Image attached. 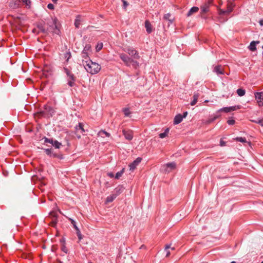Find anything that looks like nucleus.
Returning <instances> with one entry per match:
<instances>
[{"mask_svg":"<svg viewBox=\"0 0 263 263\" xmlns=\"http://www.w3.org/2000/svg\"><path fill=\"white\" fill-rule=\"evenodd\" d=\"M83 65L86 70L91 74H96L101 69V66L98 63L93 62L90 59L88 61L83 60Z\"/></svg>","mask_w":263,"mask_h":263,"instance_id":"nucleus-1","label":"nucleus"},{"mask_svg":"<svg viewBox=\"0 0 263 263\" xmlns=\"http://www.w3.org/2000/svg\"><path fill=\"white\" fill-rule=\"evenodd\" d=\"M58 19L56 17L54 18H51V19L49 20L47 23L46 25L48 26L47 30H48V32H52L53 33L59 34L60 33V29L58 28L57 23H58Z\"/></svg>","mask_w":263,"mask_h":263,"instance_id":"nucleus-2","label":"nucleus"},{"mask_svg":"<svg viewBox=\"0 0 263 263\" xmlns=\"http://www.w3.org/2000/svg\"><path fill=\"white\" fill-rule=\"evenodd\" d=\"M64 72L66 74L67 84L70 87H73L75 85L76 77L72 73V72L66 67H64Z\"/></svg>","mask_w":263,"mask_h":263,"instance_id":"nucleus-3","label":"nucleus"},{"mask_svg":"<svg viewBox=\"0 0 263 263\" xmlns=\"http://www.w3.org/2000/svg\"><path fill=\"white\" fill-rule=\"evenodd\" d=\"M54 113V110L53 108L48 105H44V110L37 112L39 116L41 117H45L48 115L51 116Z\"/></svg>","mask_w":263,"mask_h":263,"instance_id":"nucleus-4","label":"nucleus"},{"mask_svg":"<svg viewBox=\"0 0 263 263\" xmlns=\"http://www.w3.org/2000/svg\"><path fill=\"white\" fill-rule=\"evenodd\" d=\"M124 51L127 52L129 55L132 56L135 59H139L140 57L137 50L132 47H128L124 49Z\"/></svg>","mask_w":263,"mask_h":263,"instance_id":"nucleus-5","label":"nucleus"},{"mask_svg":"<svg viewBox=\"0 0 263 263\" xmlns=\"http://www.w3.org/2000/svg\"><path fill=\"white\" fill-rule=\"evenodd\" d=\"M119 57L127 66H130L133 62V59L125 53H120Z\"/></svg>","mask_w":263,"mask_h":263,"instance_id":"nucleus-6","label":"nucleus"},{"mask_svg":"<svg viewBox=\"0 0 263 263\" xmlns=\"http://www.w3.org/2000/svg\"><path fill=\"white\" fill-rule=\"evenodd\" d=\"M142 158L140 157L137 158L132 163L129 165V170L131 171H134L138 164L141 162Z\"/></svg>","mask_w":263,"mask_h":263,"instance_id":"nucleus-7","label":"nucleus"},{"mask_svg":"<svg viewBox=\"0 0 263 263\" xmlns=\"http://www.w3.org/2000/svg\"><path fill=\"white\" fill-rule=\"evenodd\" d=\"M255 98L257 100L258 104L259 106L263 105V92H257L255 93Z\"/></svg>","mask_w":263,"mask_h":263,"instance_id":"nucleus-8","label":"nucleus"},{"mask_svg":"<svg viewBox=\"0 0 263 263\" xmlns=\"http://www.w3.org/2000/svg\"><path fill=\"white\" fill-rule=\"evenodd\" d=\"M176 167V163L175 162H170L166 164L163 166L164 171L165 173H169Z\"/></svg>","mask_w":263,"mask_h":263,"instance_id":"nucleus-9","label":"nucleus"},{"mask_svg":"<svg viewBox=\"0 0 263 263\" xmlns=\"http://www.w3.org/2000/svg\"><path fill=\"white\" fill-rule=\"evenodd\" d=\"M125 188L123 185H119L116 187L112 193L116 197L120 195L124 190Z\"/></svg>","mask_w":263,"mask_h":263,"instance_id":"nucleus-10","label":"nucleus"},{"mask_svg":"<svg viewBox=\"0 0 263 263\" xmlns=\"http://www.w3.org/2000/svg\"><path fill=\"white\" fill-rule=\"evenodd\" d=\"M122 133L123 135L124 136L126 139L130 141L133 138V133L132 130H125L123 129L122 130Z\"/></svg>","mask_w":263,"mask_h":263,"instance_id":"nucleus-11","label":"nucleus"},{"mask_svg":"<svg viewBox=\"0 0 263 263\" xmlns=\"http://www.w3.org/2000/svg\"><path fill=\"white\" fill-rule=\"evenodd\" d=\"M163 18L168 21V25L170 26L172 24L174 21V17L170 13H167L164 14Z\"/></svg>","mask_w":263,"mask_h":263,"instance_id":"nucleus-12","label":"nucleus"},{"mask_svg":"<svg viewBox=\"0 0 263 263\" xmlns=\"http://www.w3.org/2000/svg\"><path fill=\"white\" fill-rule=\"evenodd\" d=\"M37 28L39 29V31L37 32V33H39V32H42L45 34L48 33V30H47V29L45 28L43 24H38L37 25Z\"/></svg>","mask_w":263,"mask_h":263,"instance_id":"nucleus-13","label":"nucleus"},{"mask_svg":"<svg viewBox=\"0 0 263 263\" xmlns=\"http://www.w3.org/2000/svg\"><path fill=\"white\" fill-rule=\"evenodd\" d=\"M213 72L217 74H223L224 71L221 65L216 66L213 69Z\"/></svg>","mask_w":263,"mask_h":263,"instance_id":"nucleus-14","label":"nucleus"},{"mask_svg":"<svg viewBox=\"0 0 263 263\" xmlns=\"http://www.w3.org/2000/svg\"><path fill=\"white\" fill-rule=\"evenodd\" d=\"M259 43V41H252L248 47L249 50L251 51H255L256 50V46L257 44H258Z\"/></svg>","mask_w":263,"mask_h":263,"instance_id":"nucleus-15","label":"nucleus"},{"mask_svg":"<svg viewBox=\"0 0 263 263\" xmlns=\"http://www.w3.org/2000/svg\"><path fill=\"white\" fill-rule=\"evenodd\" d=\"M199 96H200L199 93H198V92L194 93V94L193 95V100L190 103L191 105L194 106L196 104Z\"/></svg>","mask_w":263,"mask_h":263,"instance_id":"nucleus-16","label":"nucleus"},{"mask_svg":"<svg viewBox=\"0 0 263 263\" xmlns=\"http://www.w3.org/2000/svg\"><path fill=\"white\" fill-rule=\"evenodd\" d=\"M145 27L146 28V32L148 33H151L152 32V26L148 21H146L145 22Z\"/></svg>","mask_w":263,"mask_h":263,"instance_id":"nucleus-17","label":"nucleus"},{"mask_svg":"<svg viewBox=\"0 0 263 263\" xmlns=\"http://www.w3.org/2000/svg\"><path fill=\"white\" fill-rule=\"evenodd\" d=\"M183 119L182 117V115L181 114H178L176 115L174 119V124H178L180 123L182 121Z\"/></svg>","mask_w":263,"mask_h":263,"instance_id":"nucleus-18","label":"nucleus"},{"mask_svg":"<svg viewBox=\"0 0 263 263\" xmlns=\"http://www.w3.org/2000/svg\"><path fill=\"white\" fill-rule=\"evenodd\" d=\"M199 10V8L197 7H193L188 11L186 15L187 16H191L193 13L197 12Z\"/></svg>","mask_w":263,"mask_h":263,"instance_id":"nucleus-19","label":"nucleus"},{"mask_svg":"<svg viewBox=\"0 0 263 263\" xmlns=\"http://www.w3.org/2000/svg\"><path fill=\"white\" fill-rule=\"evenodd\" d=\"M117 197L112 193L109 196H107L106 199V203H110L112 202Z\"/></svg>","mask_w":263,"mask_h":263,"instance_id":"nucleus-20","label":"nucleus"},{"mask_svg":"<svg viewBox=\"0 0 263 263\" xmlns=\"http://www.w3.org/2000/svg\"><path fill=\"white\" fill-rule=\"evenodd\" d=\"M168 132H169V128H167L166 129H165L164 132H163L162 133H160L159 134V137L161 139H163V138L166 137L167 136Z\"/></svg>","mask_w":263,"mask_h":263,"instance_id":"nucleus-21","label":"nucleus"},{"mask_svg":"<svg viewBox=\"0 0 263 263\" xmlns=\"http://www.w3.org/2000/svg\"><path fill=\"white\" fill-rule=\"evenodd\" d=\"M83 123H79L78 125H76V129L77 130H81V133H83V132H84V128H83Z\"/></svg>","mask_w":263,"mask_h":263,"instance_id":"nucleus-22","label":"nucleus"},{"mask_svg":"<svg viewBox=\"0 0 263 263\" xmlns=\"http://www.w3.org/2000/svg\"><path fill=\"white\" fill-rule=\"evenodd\" d=\"M81 24L80 17L78 16L75 20L74 25L75 27L77 28H79L80 25Z\"/></svg>","mask_w":263,"mask_h":263,"instance_id":"nucleus-23","label":"nucleus"},{"mask_svg":"<svg viewBox=\"0 0 263 263\" xmlns=\"http://www.w3.org/2000/svg\"><path fill=\"white\" fill-rule=\"evenodd\" d=\"M246 91L245 89L242 88H239L237 90V93L240 97L243 96L245 95Z\"/></svg>","mask_w":263,"mask_h":263,"instance_id":"nucleus-24","label":"nucleus"},{"mask_svg":"<svg viewBox=\"0 0 263 263\" xmlns=\"http://www.w3.org/2000/svg\"><path fill=\"white\" fill-rule=\"evenodd\" d=\"M124 170L125 168H122V170L119 172H118L116 174V176H115V178L117 179H119L121 176L122 175H123V174L124 173Z\"/></svg>","mask_w":263,"mask_h":263,"instance_id":"nucleus-25","label":"nucleus"},{"mask_svg":"<svg viewBox=\"0 0 263 263\" xmlns=\"http://www.w3.org/2000/svg\"><path fill=\"white\" fill-rule=\"evenodd\" d=\"M52 157H54V158H57L60 160L63 159V158H64L63 155L62 154H58L56 153H52Z\"/></svg>","mask_w":263,"mask_h":263,"instance_id":"nucleus-26","label":"nucleus"},{"mask_svg":"<svg viewBox=\"0 0 263 263\" xmlns=\"http://www.w3.org/2000/svg\"><path fill=\"white\" fill-rule=\"evenodd\" d=\"M44 149L45 151V152L48 156H49L50 157H52V153H53V152L52 151V148H45Z\"/></svg>","mask_w":263,"mask_h":263,"instance_id":"nucleus-27","label":"nucleus"},{"mask_svg":"<svg viewBox=\"0 0 263 263\" xmlns=\"http://www.w3.org/2000/svg\"><path fill=\"white\" fill-rule=\"evenodd\" d=\"M43 139H44V144L50 143L52 145V143H53L54 141V140L53 139H49L45 137Z\"/></svg>","mask_w":263,"mask_h":263,"instance_id":"nucleus-28","label":"nucleus"},{"mask_svg":"<svg viewBox=\"0 0 263 263\" xmlns=\"http://www.w3.org/2000/svg\"><path fill=\"white\" fill-rule=\"evenodd\" d=\"M52 145L55 148H60V146L62 145L61 143L58 142L57 140H54L53 143H52Z\"/></svg>","mask_w":263,"mask_h":263,"instance_id":"nucleus-29","label":"nucleus"},{"mask_svg":"<svg viewBox=\"0 0 263 263\" xmlns=\"http://www.w3.org/2000/svg\"><path fill=\"white\" fill-rule=\"evenodd\" d=\"M251 122L259 124L261 126L263 127V119L258 120H251Z\"/></svg>","mask_w":263,"mask_h":263,"instance_id":"nucleus-30","label":"nucleus"},{"mask_svg":"<svg viewBox=\"0 0 263 263\" xmlns=\"http://www.w3.org/2000/svg\"><path fill=\"white\" fill-rule=\"evenodd\" d=\"M201 10L202 13H206L209 11V6L206 4L201 7Z\"/></svg>","mask_w":263,"mask_h":263,"instance_id":"nucleus-31","label":"nucleus"},{"mask_svg":"<svg viewBox=\"0 0 263 263\" xmlns=\"http://www.w3.org/2000/svg\"><path fill=\"white\" fill-rule=\"evenodd\" d=\"M123 112L125 116L129 117L131 114L128 108H124L123 109Z\"/></svg>","mask_w":263,"mask_h":263,"instance_id":"nucleus-32","label":"nucleus"},{"mask_svg":"<svg viewBox=\"0 0 263 263\" xmlns=\"http://www.w3.org/2000/svg\"><path fill=\"white\" fill-rule=\"evenodd\" d=\"M240 108H241L240 105H235V106H230L229 107L230 111V112L236 110L237 109H239Z\"/></svg>","mask_w":263,"mask_h":263,"instance_id":"nucleus-33","label":"nucleus"},{"mask_svg":"<svg viewBox=\"0 0 263 263\" xmlns=\"http://www.w3.org/2000/svg\"><path fill=\"white\" fill-rule=\"evenodd\" d=\"M219 112H223L226 113L230 112L229 107H224L218 109Z\"/></svg>","mask_w":263,"mask_h":263,"instance_id":"nucleus-34","label":"nucleus"},{"mask_svg":"<svg viewBox=\"0 0 263 263\" xmlns=\"http://www.w3.org/2000/svg\"><path fill=\"white\" fill-rule=\"evenodd\" d=\"M82 57L84 59L83 60L84 61H88L89 59H88V52L82 51Z\"/></svg>","mask_w":263,"mask_h":263,"instance_id":"nucleus-35","label":"nucleus"},{"mask_svg":"<svg viewBox=\"0 0 263 263\" xmlns=\"http://www.w3.org/2000/svg\"><path fill=\"white\" fill-rule=\"evenodd\" d=\"M22 3L28 7V8H30L31 3L30 0H22Z\"/></svg>","mask_w":263,"mask_h":263,"instance_id":"nucleus-36","label":"nucleus"},{"mask_svg":"<svg viewBox=\"0 0 263 263\" xmlns=\"http://www.w3.org/2000/svg\"><path fill=\"white\" fill-rule=\"evenodd\" d=\"M68 220L69 221H70L71 223L72 224V225L74 229H76L77 228H78L77 224H76V222L73 219H72L71 218H68Z\"/></svg>","mask_w":263,"mask_h":263,"instance_id":"nucleus-37","label":"nucleus"},{"mask_svg":"<svg viewBox=\"0 0 263 263\" xmlns=\"http://www.w3.org/2000/svg\"><path fill=\"white\" fill-rule=\"evenodd\" d=\"M236 140L237 141H239L242 143L246 142L247 140L244 137H237L236 138Z\"/></svg>","mask_w":263,"mask_h":263,"instance_id":"nucleus-38","label":"nucleus"},{"mask_svg":"<svg viewBox=\"0 0 263 263\" xmlns=\"http://www.w3.org/2000/svg\"><path fill=\"white\" fill-rule=\"evenodd\" d=\"M216 119H217V118H216V117L214 116V114H213L212 116H211L210 117V118L209 119V120H208V123H212V122H213L214 121H215Z\"/></svg>","mask_w":263,"mask_h":263,"instance_id":"nucleus-39","label":"nucleus"},{"mask_svg":"<svg viewBox=\"0 0 263 263\" xmlns=\"http://www.w3.org/2000/svg\"><path fill=\"white\" fill-rule=\"evenodd\" d=\"M91 46L89 44H86L84 48V49L82 51H85L88 52L89 50H90Z\"/></svg>","mask_w":263,"mask_h":263,"instance_id":"nucleus-40","label":"nucleus"},{"mask_svg":"<svg viewBox=\"0 0 263 263\" xmlns=\"http://www.w3.org/2000/svg\"><path fill=\"white\" fill-rule=\"evenodd\" d=\"M102 48H103V43H99V44H98V45L96 46V50L97 51H99L101 49H102Z\"/></svg>","mask_w":263,"mask_h":263,"instance_id":"nucleus-41","label":"nucleus"},{"mask_svg":"<svg viewBox=\"0 0 263 263\" xmlns=\"http://www.w3.org/2000/svg\"><path fill=\"white\" fill-rule=\"evenodd\" d=\"M235 121L233 119H229L228 121H227V123L229 125H233L235 124Z\"/></svg>","mask_w":263,"mask_h":263,"instance_id":"nucleus-42","label":"nucleus"},{"mask_svg":"<svg viewBox=\"0 0 263 263\" xmlns=\"http://www.w3.org/2000/svg\"><path fill=\"white\" fill-rule=\"evenodd\" d=\"M102 134H104L106 137H109L110 136L109 133L105 132V130H101L99 132V134L101 135Z\"/></svg>","mask_w":263,"mask_h":263,"instance_id":"nucleus-43","label":"nucleus"},{"mask_svg":"<svg viewBox=\"0 0 263 263\" xmlns=\"http://www.w3.org/2000/svg\"><path fill=\"white\" fill-rule=\"evenodd\" d=\"M232 11H233V7L229 5L227 7V9L226 10V12H227V14L230 13Z\"/></svg>","mask_w":263,"mask_h":263,"instance_id":"nucleus-44","label":"nucleus"},{"mask_svg":"<svg viewBox=\"0 0 263 263\" xmlns=\"http://www.w3.org/2000/svg\"><path fill=\"white\" fill-rule=\"evenodd\" d=\"M61 250L65 253H67L68 249L65 245H63L61 247Z\"/></svg>","mask_w":263,"mask_h":263,"instance_id":"nucleus-45","label":"nucleus"},{"mask_svg":"<svg viewBox=\"0 0 263 263\" xmlns=\"http://www.w3.org/2000/svg\"><path fill=\"white\" fill-rule=\"evenodd\" d=\"M131 64H132L133 66H134L135 67H137L139 66V63L137 61H135L133 59V62L131 63Z\"/></svg>","mask_w":263,"mask_h":263,"instance_id":"nucleus-46","label":"nucleus"},{"mask_svg":"<svg viewBox=\"0 0 263 263\" xmlns=\"http://www.w3.org/2000/svg\"><path fill=\"white\" fill-rule=\"evenodd\" d=\"M21 1L20 0L15 1V2L14 3V8H15L18 7Z\"/></svg>","mask_w":263,"mask_h":263,"instance_id":"nucleus-47","label":"nucleus"},{"mask_svg":"<svg viewBox=\"0 0 263 263\" xmlns=\"http://www.w3.org/2000/svg\"><path fill=\"white\" fill-rule=\"evenodd\" d=\"M221 112H219L218 110L216 112L215 114H214V116L216 117L217 119L220 118L221 117Z\"/></svg>","mask_w":263,"mask_h":263,"instance_id":"nucleus-48","label":"nucleus"},{"mask_svg":"<svg viewBox=\"0 0 263 263\" xmlns=\"http://www.w3.org/2000/svg\"><path fill=\"white\" fill-rule=\"evenodd\" d=\"M219 14L220 15H224L226 14H227V12H226V10H223L222 9H220L219 10Z\"/></svg>","mask_w":263,"mask_h":263,"instance_id":"nucleus-49","label":"nucleus"},{"mask_svg":"<svg viewBox=\"0 0 263 263\" xmlns=\"http://www.w3.org/2000/svg\"><path fill=\"white\" fill-rule=\"evenodd\" d=\"M47 8L50 10H53L54 7L52 4L50 3L48 4Z\"/></svg>","mask_w":263,"mask_h":263,"instance_id":"nucleus-50","label":"nucleus"},{"mask_svg":"<svg viewBox=\"0 0 263 263\" xmlns=\"http://www.w3.org/2000/svg\"><path fill=\"white\" fill-rule=\"evenodd\" d=\"M65 58H67L66 61H68V59H69L70 58V57H71V53H70V52H67V53L65 54Z\"/></svg>","mask_w":263,"mask_h":263,"instance_id":"nucleus-51","label":"nucleus"},{"mask_svg":"<svg viewBox=\"0 0 263 263\" xmlns=\"http://www.w3.org/2000/svg\"><path fill=\"white\" fill-rule=\"evenodd\" d=\"M122 1H123V8L124 9H126L127 6L128 5V3L126 1L123 0Z\"/></svg>","mask_w":263,"mask_h":263,"instance_id":"nucleus-52","label":"nucleus"},{"mask_svg":"<svg viewBox=\"0 0 263 263\" xmlns=\"http://www.w3.org/2000/svg\"><path fill=\"white\" fill-rule=\"evenodd\" d=\"M226 142L224 141H223L222 139L220 141V145L221 146H224L226 145Z\"/></svg>","mask_w":263,"mask_h":263,"instance_id":"nucleus-53","label":"nucleus"},{"mask_svg":"<svg viewBox=\"0 0 263 263\" xmlns=\"http://www.w3.org/2000/svg\"><path fill=\"white\" fill-rule=\"evenodd\" d=\"M187 115V111L184 112L183 115H182V119L185 118Z\"/></svg>","mask_w":263,"mask_h":263,"instance_id":"nucleus-54","label":"nucleus"},{"mask_svg":"<svg viewBox=\"0 0 263 263\" xmlns=\"http://www.w3.org/2000/svg\"><path fill=\"white\" fill-rule=\"evenodd\" d=\"M77 236L79 238V241H80L81 239H83V235L82 234H80L77 235Z\"/></svg>","mask_w":263,"mask_h":263,"instance_id":"nucleus-55","label":"nucleus"},{"mask_svg":"<svg viewBox=\"0 0 263 263\" xmlns=\"http://www.w3.org/2000/svg\"><path fill=\"white\" fill-rule=\"evenodd\" d=\"M107 175L110 178H112L114 176V175L112 173H108Z\"/></svg>","mask_w":263,"mask_h":263,"instance_id":"nucleus-56","label":"nucleus"},{"mask_svg":"<svg viewBox=\"0 0 263 263\" xmlns=\"http://www.w3.org/2000/svg\"><path fill=\"white\" fill-rule=\"evenodd\" d=\"M166 251V257H168V256H170V251H167V250H166V251Z\"/></svg>","mask_w":263,"mask_h":263,"instance_id":"nucleus-57","label":"nucleus"},{"mask_svg":"<svg viewBox=\"0 0 263 263\" xmlns=\"http://www.w3.org/2000/svg\"><path fill=\"white\" fill-rule=\"evenodd\" d=\"M169 248H170V245H166L165 248V251L167 250V249Z\"/></svg>","mask_w":263,"mask_h":263,"instance_id":"nucleus-58","label":"nucleus"},{"mask_svg":"<svg viewBox=\"0 0 263 263\" xmlns=\"http://www.w3.org/2000/svg\"><path fill=\"white\" fill-rule=\"evenodd\" d=\"M259 24L261 26H263V20H261L259 21Z\"/></svg>","mask_w":263,"mask_h":263,"instance_id":"nucleus-59","label":"nucleus"},{"mask_svg":"<svg viewBox=\"0 0 263 263\" xmlns=\"http://www.w3.org/2000/svg\"><path fill=\"white\" fill-rule=\"evenodd\" d=\"M75 230H76V232H80V229H79L78 227Z\"/></svg>","mask_w":263,"mask_h":263,"instance_id":"nucleus-60","label":"nucleus"},{"mask_svg":"<svg viewBox=\"0 0 263 263\" xmlns=\"http://www.w3.org/2000/svg\"><path fill=\"white\" fill-rule=\"evenodd\" d=\"M76 234H77V235H78L81 234V231H80V232H76Z\"/></svg>","mask_w":263,"mask_h":263,"instance_id":"nucleus-61","label":"nucleus"},{"mask_svg":"<svg viewBox=\"0 0 263 263\" xmlns=\"http://www.w3.org/2000/svg\"><path fill=\"white\" fill-rule=\"evenodd\" d=\"M32 32H33V33H35V32H36V29H33L32 30Z\"/></svg>","mask_w":263,"mask_h":263,"instance_id":"nucleus-62","label":"nucleus"},{"mask_svg":"<svg viewBox=\"0 0 263 263\" xmlns=\"http://www.w3.org/2000/svg\"><path fill=\"white\" fill-rule=\"evenodd\" d=\"M58 0H52L54 3H56Z\"/></svg>","mask_w":263,"mask_h":263,"instance_id":"nucleus-63","label":"nucleus"},{"mask_svg":"<svg viewBox=\"0 0 263 263\" xmlns=\"http://www.w3.org/2000/svg\"><path fill=\"white\" fill-rule=\"evenodd\" d=\"M230 263H236V261H231Z\"/></svg>","mask_w":263,"mask_h":263,"instance_id":"nucleus-64","label":"nucleus"}]
</instances>
